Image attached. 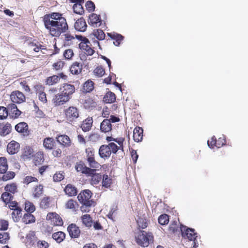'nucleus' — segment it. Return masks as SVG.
<instances>
[{"label": "nucleus", "mask_w": 248, "mask_h": 248, "mask_svg": "<svg viewBox=\"0 0 248 248\" xmlns=\"http://www.w3.org/2000/svg\"><path fill=\"white\" fill-rule=\"evenodd\" d=\"M15 130L19 133H21L24 136H29L30 134V130L29 126L25 122H20L15 125Z\"/></svg>", "instance_id": "obj_14"}, {"label": "nucleus", "mask_w": 248, "mask_h": 248, "mask_svg": "<svg viewBox=\"0 0 248 248\" xmlns=\"http://www.w3.org/2000/svg\"><path fill=\"white\" fill-rule=\"evenodd\" d=\"M44 154L43 151H38L34 154L32 157V161L35 166H39L44 162Z\"/></svg>", "instance_id": "obj_20"}, {"label": "nucleus", "mask_w": 248, "mask_h": 248, "mask_svg": "<svg viewBox=\"0 0 248 248\" xmlns=\"http://www.w3.org/2000/svg\"><path fill=\"white\" fill-rule=\"evenodd\" d=\"M180 230L182 237L185 239H188L189 241H193V248H197L198 245L195 242L197 236V233L195 232V230L193 229H190L183 225L180 227Z\"/></svg>", "instance_id": "obj_6"}, {"label": "nucleus", "mask_w": 248, "mask_h": 248, "mask_svg": "<svg viewBox=\"0 0 248 248\" xmlns=\"http://www.w3.org/2000/svg\"><path fill=\"white\" fill-rule=\"evenodd\" d=\"M169 231L170 233H175L179 231V227L177 222L174 221L171 223L169 228Z\"/></svg>", "instance_id": "obj_58"}, {"label": "nucleus", "mask_w": 248, "mask_h": 248, "mask_svg": "<svg viewBox=\"0 0 248 248\" xmlns=\"http://www.w3.org/2000/svg\"><path fill=\"white\" fill-rule=\"evenodd\" d=\"M33 89L34 90L36 94H38L45 92V87L41 83H37L34 85L33 87Z\"/></svg>", "instance_id": "obj_57"}, {"label": "nucleus", "mask_w": 248, "mask_h": 248, "mask_svg": "<svg viewBox=\"0 0 248 248\" xmlns=\"http://www.w3.org/2000/svg\"><path fill=\"white\" fill-rule=\"evenodd\" d=\"M93 123V118L89 117L83 121L81 125V128L84 132L89 131L91 129Z\"/></svg>", "instance_id": "obj_29"}, {"label": "nucleus", "mask_w": 248, "mask_h": 248, "mask_svg": "<svg viewBox=\"0 0 248 248\" xmlns=\"http://www.w3.org/2000/svg\"><path fill=\"white\" fill-rule=\"evenodd\" d=\"M43 22L49 34L53 37H59L69 29L66 18L60 13L53 12L45 15Z\"/></svg>", "instance_id": "obj_1"}, {"label": "nucleus", "mask_w": 248, "mask_h": 248, "mask_svg": "<svg viewBox=\"0 0 248 248\" xmlns=\"http://www.w3.org/2000/svg\"><path fill=\"white\" fill-rule=\"evenodd\" d=\"M112 183V180L107 175H104L102 178V186L106 188L110 187Z\"/></svg>", "instance_id": "obj_52"}, {"label": "nucleus", "mask_w": 248, "mask_h": 248, "mask_svg": "<svg viewBox=\"0 0 248 248\" xmlns=\"http://www.w3.org/2000/svg\"><path fill=\"white\" fill-rule=\"evenodd\" d=\"M82 3L79 2L73 5V9L74 13L80 15L84 13V10L82 5Z\"/></svg>", "instance_id": "obj_48"}, {"label": "nucleus", "mask_w": 248, "mask_h": 248, "mask_svg": "<svg viewBox=\"0 0 248 248\" xmlns=\"http://www.w3.org/2000/svg\"><path fill=\"white\" fill-rule=\"evenodd\" d=\"M8 115V110L4 107L0 106V120L6 119Z\"/></svg>", "instance_id": "obj_60"}, {"label": "nucleus", "mask_w": 248, "mask_h": 248, "mask_svg": "<svg viewBox=\"0 0 248 248\" xmlns=\"http://www.w3.org/2000/svg\"><path fill=\"white\" fill-rule=\"evenodd\" d=\"M158 221L162 225H166L169 223V216L166 214H162L158 217Z\"/></svg>", "instance_id": "obj_54"}, {"label": "nucleus", "mask_w": 248, "mask_h": 248, "mask_svg": "<svg viewBox=\"0 0 248 248\" xmlns=\"http://www.w3.org/2000/svg\"><path fill=\"white\" fill-rule=\"evenodd\" d=\"M33 155V149L30 146H26L24 149L21 157L24 159H27L32 158Z\"/></svg>", "instance_id": "obj_32"}, {"label": "nucleus", "mask_w": 248, "mask_h": 248, "mask_svg": "<svg viewBox=\"0 0 248 248\" xmlns=\"http://www.w3.org/2000/svg\"><path fill=\"white\" fill-rule=\"evenodd\" d=\"M118 149V145L114 142H109L108 145H101L99 149L98 154L100 157L104 159L108 158L111 153L116 154Z\"/></svg>", "instance_id": "obj_5"}, {"label": "nucleus", "mask_w": 248, "mask_h": 248, "mask_svg": "<svg viewBox=\"0 0 248 248\" xmlns=\"http://www.w3.org/2000/svg\"><path fill=\"white\" fill-rule=\"evenodd\" d=\"M22 210L20 207L16 209L12 212L11 214L12 218L15 222H18L20 220L22 217Z\"/></svg>", "instance_id": "obj_36"}, {"label": "nucleus", "mask_w": 248, "mask_h": 248, "mask_svg": "<svg viewBox=\"0 0 248 248\" xmlns=\"http://www.w3.org/2000/svg\"><path fill=\"white\" fill-rule=\"evenodd\" d=\"M36 221L35 217L32 213H26L22 218V221L25 224L34 223Z\"/></svg>", "instance_id": "obj_31"}, {"label": "nucleus", "mask_w": 248, "mask_h": 248, "mask_svg": "<svg viewBox=\"0 0 248 248\" xmlns=\"http://www.w3.org/2000/svg\"><path fill=\"white\" fill-rule=\"evenodd\" d=\"M94 88V83L88 80L86 81L83 85V90L86 92H90L93 90Z\"/></svg>", "instance_id": "obj_50"}, {"label": "nucleus", "mask_w": 248, "mask_h": 248, "mask_svg": "<svg viewBox=\"0 0 248 248\" xmlns=\"http://www.w3.org/2000/svg\"><path fill=\"white\" fill-rule=\"evenodd\" d=\"M94 74L99 77H102L105 74V70L101 66H98L94 70Z\"/></svg>", "instance_id": "obj_63"}, {"label": "nucleus", "mask_w": 248, "mask_h": 248, "mask_svg": "<svg viewBox=\"0 0 248 248\" xmlns=\"http://www.w3.org/2000/svg\"><path fill=\"white\" fill-rule=\"evenodd\" d=\"M75 40V37L69 34H64V43L67 45H71L73 40Z\"/></svg>", "instance_id": "obj_61"}, {"label": "nucleus", "mask_w": 248, "mask_h": 248, "mask_svg": "<svg viewBox=\"0 0 248 248\" xmlns=\"http://www.w3.org/2000/svg\"><path fill=\"white\" fill-rule=\"evenodd\" d=\"M46 219L50 220L51 224L55 226H62L63 223L62 217L55 212L48 213L46 216Z\"/></svg>", "instance_id": "obj_8"}, {"label": "nucleus", "mask_w": 248, "mask_h": 248, "mask_svg": "<svg viewBox=\"0 0 248 248\" xmlns=\"http://www.w3.org/2000/svg\"><path fill=\"white\" fill-rule=\"evenodd\" d=\"M4 189L6 192L14 194L17 192V186L15 183L7 184L5 186Z\"/></svg>", "instance_id": "obj_49"}, {"label": "nucleus", "mask_w": 248, "mask_h": 248, "mask_svg": "<svg viewBox=\"0 0 248 248\" xmlns=\"http://www.w3.org/2000/svg\"><path fill=\"white\" fill-rule=\"evenodd\" d=\"M63 57L67 60L71 59L74 56V52L72 49H66L63 52Z\"/></svg>", "instance_id": "obj_64"}, {"label": "nucleus", "mask_w": 248, "mask_h": 248, "mask_svg": "<svg viewBox=\"0 0 248 248\" xmlns=\"http://www.w3.org/2000/svg\"><path fill=\"white\" fill-rule=\"evenodd\" d=\"M12 126L10 123H0V136L4 137L10 134Z\"/></svg>", "instance_id": "obj_24"}, {"label": "nucleus", "mask_w": 248, "mask_h": 248, "mask_svg": "<svg viewBox=\"0 0 248 248\" xmlns=\"http://www.w3.org/2000/svg\"><path fill=\"white\" fill-rule=\"evenodd\" d=\"M64 64L65 63L64 62L59 60L53 64L52 68L55 71H59L63 68Z\"/></svg>", "instance_id": "obj_56"}, {"label": "nucleus", "mask_w": 248, "mask_h": 248, "mask_svg": "<svg viewBox=\"0 0 248 248\" xmlns=\"http://www.w3.org/2000/svg\"><path fill=\"white\" fill-rule=\"evenodd\" d=\"M82 64L77 62H75L72 63L70 71L73 75H78L82 72Z\"/></svg>", "instance_id": "obj_26"}, {"label": "nucleus", "mask_w": 248, "mask_h": 248, "mask_svg": "<svg viewBox=\"0 0 248 248\" xmlns=\"http://www.w3.org/2000/svg\"><path fill=\"white\" fill-rule=\"evenodd\" d=\"M89 166V168L95 169V170H98L100 168V164L95 160V157L87 161Z\"/></svg>", "instance_id": "obj_46"}, {"label": "nucleus", "mask_w": 248, "mask_h": 248, "mask_svg": "<svg viewBox=\"0 0 248 248\" xmlns=\"http://www.w3.org/2000/svg\"><path fill=\"white\" fill-rule=\"evenodd\" d=\"M10 238L9 234L8 232L0 233V243L1 244H5Z\"/></svg>", "instance_id": "obj_59"}, {"label": "nucleus", "mask_w": 248, "mask_h": 248, "mask_svg": "<svg viewBox=\"0 0 248 248\" xmlns=\"http://www.w3.org/2000/svg\"><path fill=\"white\" fill-rule=\"evenodd\" d=\"M74 27L77 31L84 32L86 30L87 25L85 19L81 17L76 21Z\"/></svg>", "instance_id": "obj_22"}, {"label": "nucleus", "mask_w": 248, "mask_h": 248, "mask_svg": "<svg viewBox=\"0 0 248 248\" xmlns=\"http://www.w3.org/2000/svg\"><path fill=\"white\" fill-rule=\"evenodd\" d=\"M43 186L41 185H39L35 186L33 190L32 195L33 197L38 198L41 197L43 193Z\"/></svg>", "instance_id": "obj_42"}, {"label": "nucleus", "mask_w": 248, "mask_h": 248, "mask_svg": "<svg viewBox=\"0 0 248 248\" xmlns=\"http://www.w3.org/2000/svg\"><path fill=\"white\" fill-rule=\"evenodd\" d=\"M64 191L65 193L69 197L75 196L77 195V188L73 185L69 184L65 186Z\"/></svg>", "instance_id": "obj_27"}, {"label": "nucleus", "mask_w": 248, "mask_h": 248, "mask_svg": "<svg viewBox=\"0 0 248 248\" xmlns=\"http://www.w3.org/2000/svg\"><path fill=\"white\" fill-rule=\"evenodd\" d=\"M116 100V95L114 93L108 92L106 93L103 101L106 103H112Z\"/></svg>", "instance_id": "obj_38"}, {"label": "nucleus", "mask_w": 248, "mask_h": 248, "mask_svg": "<svg viewBox=\"0 0 248 248\" xmlns=\"http://www.w3.org/2000/svg\"><path fill=\"white\" fill-rule=\"evenodd\" d=\"M93 172L92 174H88L87 177H90V183L92 185H97L102 180V175L100 173H96L95 169H92Z\"/></svg>", "instance_id": "obj_17"}, {"label": "nucleus", "mask_w": 248, "mask_h": 248, "mask_svg": "<svg viewBox=\"0 0 248 248\" xmlns=\"http://www.w3.org/2000/svg\"><path fill=\"white\" fill-rule=\"evenodd\" d=\"M83 105L86 109H92L96 107V103L94 99L89 97L85 100Z\"/></svg>", "instance_id": "obj_41"}, {"label": "nucleus", "mask_w": 248, "mask_h": 248, "mask_svg": "<svg viewBox=\"0 0 248 248\" xmlns=\"http://www.w3.org/2000/svg\"><path fill=\"white\" fill-rule=\"evenodd\" d=\"M49 244L45 240H40L38 239L35 243L34 248H48Z\"/></svg>", "instance_id": "obj_53"}, {"label": "nucleus", "mask_w": 248, "mask_h": 248, "mask_svg": "<svg viewBox=\"0 0 248 248\" xmlns=\"http://www.w3.org/2000/svg\"><path fill=\"white\" fill-rule=\"evenodd\" d=\"M37 240L38 238L36 236L35 232L30 231L26 236L25 243L27 246L33 247Z\"/></svg>", "instance_id": "obj_15"}, {"label": "nucleus", "mask_w": 248, "mask_h": 248, "mask_svg": "<svg viewBox=\"0 0 248 248\" xmlns=\"http://www.w3.org/2000/svg\"><path fill=\"white\" fill-rule=\"evenodd\" d=\"M56 139L58 142L64 147H69L71 145V140L69 137L66 135H59Z\"/></svg>", "instance_id": "obj_16"}, {"label": "nucleus", "mask_w": 248, "mask_h": 248, "mask_svg": "<svg viewBox=\"0 0 248 248\" xmlns=\"http://www.w3.org/2000/svg\"><path fill=\"white\" fill-rule=\"evenodd\" d=\"M137 231H143L146 229L149 224V221L144 217H140L137 219Z\"/></svg>", "instance_id": "obj_23"}, {"label": "nucleus", "mask_w": 248, "mask_h": 248, "mask_svg": "<svg viewBox=\"0 0 248 248\" xmlns=\"http://www.w3.org/2000/svg\"><path fill=\"white\" fill-rule=\"evenodd\" d=\"M106 140L108 141H114L118 143L119 146H118V149L121 150L124 152V142L125 140V139L124 138H113L111 136H108L106 138Z\"/></svg>", "instance_id": "obj_28"}, {"label": "nucleus", "mask_w": 248, "mask_h": 248, "mask_svg": "<svg viewBox=\"0 0 248 248\" xmlns=\"http://www.w3.org/2000/svg\"><path fill=\"white\" fill-rule=\"evenodd\" d=\"M107 35L113 40V44L116 46H119L124 38L123 35L115 32H108Z\"/></svg>", "instance_id": "obj_18"}, {"label": "nucleus", "mask_w": 248, "mask_h": 248, "mask_svg": "<svg viewBox=\"0 0 248 248\" xmlns=\"http://www.w3.org/2000/svg\"><path fill=\"white\" fill-rule=\"evenodd\" d=\"M3 175L0 180L3 181H7L10 180H11L13 179L16 173L14 171H6V172H4L2 173Z\"/></svg>", "instance_id": "obj_45"}, {"label": "nucleus", "mask_w": 248, "mask_h": 248, "mask_svg": "<svg viewBox=\"0 0 248 248\" xmlns=\"http://www.w3.org/2000/svg\"><path fill=\"white\" fill-rule=\"evenodd\" d=\"M70 100L62 93H57L53 97L52 102L55 106H62Z\"/></svg>", "instance_id": "obj_11"}, {"label": "nucleus", "mask_w": 248, "mask_h": 248, "mask_svg": "<svg viewBox=\"0 0 248 248\" xmlns=\"http://www.w3.org/2000/svg\"><path fill=\"white\" fill-rule=\"evenodd\" d=\"M88 22L93 26L97 27L101 24L102 20L100 16L95 14H92L89 17Z\"/></svg>", "instance_id": "obj_21"}, {"label": "nucleus", "mask_w": 248, "mask_h": 248, "mask_svg": "<svg viewBox=\"0 0 248 248\" xmlns=\"http://www.w3.org/2000/svg\"><path fill=\"white\" fill-rule=\"evenodd\" d=\"M10 99L13 103L20 104L25 101L26 97L22 92L15 91L12 92Z\"/></svg>", "instance_id": "obj_12"}, {"label": "nucleus", "mask_w": 248, "mask_h": 248, "mask_svg": "<svg viewBox=\"0 0 248 248\" xmlns=\"http://www.w3.org/2000/svg\"><path fill=\"white\" fill-rule=\"evenodd\" d=\"M24 209L27 213H33L35 210V207L32 202L26 201L25 203Z\"/></svg>", "instance_id": "obj_55"}, {"label": "nucleus", "mask_w": 248, "mask_h": 248, "mask_svg": "<svg viewBox=\"0 0 248 248\" xmlns=\"http://www.w3.org/2000/svg\"><path fill=\"white\" fill-rule=\"evenodd\" d=\"M77 38L81 40L79 44V47L81 51L79 56L82 60H86L87 56L93 55L95 51L93 47H91V44L89 40L82 36H76Z\"/></svg>", "instance_id": "obj_4"}, {"label": "nucleus", "mask_w": 248, "mask_h": 248, "mask_svg": "<svg viewBox=\"0 0 248 248\" xmlns=\"http://www.w3.org/2000/svg\"><path fill=\"white\" fill-rule=\"evenodd\" d=\"M51 198L45 197L41 199L40 202V207L43 209H47L50 207Z\"/></svg>", "instance_id": "obj_37"}, {"label": "nucleus", "mask_w": 248, "mask_h": 248, "mask_svg": "<svg viewBox=\"0 0 248 248\" xmlns=\"http://www.w3.org/2000/svg\"><path fill=\"white\" fill-rule=\"evenodd\" d=\"M65 118L67 121L72 122L79 117V110L75 107H69L64 110Z\"/></svg>", "instance_id": "obj_7"}, {"label": "nucleus", "mask_w": 248, "mask_h": 248, "mask_svg": "<svg viewBox=\"0 0 248 248\" xmlns=\"http://www.w3.org/2000/svg\"><path fill=\"white\" fill-rule=\"evenodd\" d=\"M62 93L70 100L72 94L75 92V87L74 85L68 83H63L60 88Z\"/></svg>", "instance_id": "obj_10"}, {"label": "nucleus", "mask_w": 248, "mask_h": 248, "mask_svg": "<svg viewBox=\"0 0 248 248\" xmlns=\"http://www.w3.org/2000/svg\"><path fill=\"white\" fill-rule=\"evenodd\" d=\"M55 141L52 138H46L43 140V145L44 147L48 150L53 149Z\"/></svg>", "instance_id": "obj_39"}, {"label": "nucleus", "mask_w": 248, "mask_h": 248, "mask_svg": "<svg viewBox=\"0 0 248 248\" xmlns=\"http://www.w3.org/2000/svg\"><path fill=\"white\" fill-rule=\"evenodd\" d=\"M133 140L136 142L141 141L143 139V129L139 126L136 127L133 131Z\"/></svg>", "instance_id": "obj_25"}, {"label": "nucleus", "mask_w": 248, "mask_h": 248, "mask_svg": "<svg viewBox=\"0 0 248 248\" xmlns=\"http://www.w3.org/2000/svg\"><path fill=\"white\" fill-rule=\"evenodd\" d=\"M59 81V76L53 75L46 78L45 83L46 85L51 86L58 83Z\"/></svg>", "instance_id": "obj_40"}, {"label": "nucleus", "mask_w": 248, "mask_h": 248, "mask_svg": "<svg viewBox=\"0 0 248 248\" xmlns=\"http://www.w3.org/2000/svg\"><path fill=\"white\" fill-rule=\"evenodd\" d=\"M67 232L72 238H78L80 234V230L76 224L71 223L67 227Z\"/></svg>", "instance_id": "obj_13"}, {"label": "nucleus", "mask_w": 248, "mask_h": 248, "mask_svg": "<svg viewBox=\"0 0 248 248\" xmlns=\"http://www.w3.org/2000/svg\"><path fill=\"white\" fill-rule=\"evenodd\" d=\"M78 204L77 202L73 199H69L65 203V206L66 209L71 210L72 212H76L78 208Z\"/></svg>", "instance_id": "obj_34"}, {"label": "nucleus", "mask_w": 248, "mask_h": 248, "mask_svg": "<svg viewBox=\"0 0 248 248\" xmlns=\"http://www.w3.org/2000/svg\"><path fill=\"white\" fill-rule=\"evenodd\" d=\"M13 199V196L12 194L6 191L3 192L1 196V199L6 204H7L10 201H12Z\"/></svg>", "instance_id": "obj_47"}, {"label": "nucleus", "mask_w": 248, "mask_h": 248, "mask_svg": "<svg viewBox=\"0 0 248 248\" xmlns=\"http://www.w3.org/2000/svg\"><path fill=\"white\" fill-rule=\"evenodd\" d=\"M38 181L37 178L35 177L27 176L25 177L23 182L24 184L28 185L31 182H37Z\"/></svg>", "instance_id": "obj_62"}, {"label": "nucleus", "mask_w": 248, "mask_h": 248, "mask_svg": "<svg viewBox=\"0 0 248 248\" xmlns=\"http://www.w3.org/2000/svg\"><path fill=\"white\" fill-rule=\"evenodd\" d=\"M93 34L99 40H103L105 38V34L103 31L101 29L94 30Z\"/></svg>", "instance_id": "obj_51"}, {"label": "nucleus", "mask_w": 248, "mask_h": 248, "mask_svg": "<svg viewBox=\"0 0 248 248\" xmlns=\"http://www.w3.org/2000/svg\"><path fill=\"white\" fill-rule=\"evenodd\" d=\"M112 130L111 124L108 119H104L100 124V130L104 133L110 132Z\"/></svg>", "instance_id": "obj_30"}, {"label": "nucleus", "mask_w": 248, "mask_h": 248, "mask_svg": "<svg viewBox=\"0 0 248 248\" xmlns=\"http://www.w3.org/2000/svg\"><path fill=\"white\" fill-rule=\"evenodd\" d=\"M134 237L136 243L141 247H147L154 241L153 234L150 232L145 231H137L134 232Z\"/></svg>", "instance_id": "obj_3"}, {"label": "nucleus", "mask_w": 248, "mask_h": 248, "mask_svg": "<svg viewBox=\"0 0 248 248\" xmlns=\"http://www.w3.org/2000/svg\"><path fill=\"white\" fill-rule=\"evenodd\" d=\"M19 148V144L15 140H12L8 144L7 151L9 154L14 155L18 152Z\"/></svg>", "instance_id": "obj_19"}, {"label": "nucleus", "mask_w": 248, "mask_h": 248, "mask_svg": "<svg viewBox=\"0 0 248 248\" xmlns=\"http://www.w3.org/2000/svg\"><path fill=\"white\" fill-rule=\"evenodd\" d=\"M65 236V233L64 232L59 231L53 233L52 235V238L57 243H60L64 240Z\"/></svg>", "instance_id": "obj_33"}, {"label": "nucleus", "mask_w": 248, "mask_h": 248, "mask_svg": "<svg viewBox=\"0 0 248 248\" xmlns=\"http://www.w3.org/2000/svg\"><path fill=\"white\" fill-rule=\"evenodd\" d=\"M8 168L7 159L4 157H0V173L7 171Z\"/></svg>", "instance_id": "obj_43"}, {"label": "nucleus", "mask_w": 248, "mask_h": 248, "mask_svg": "<svg viewBox=\"0 0 248 248\" xmlns=\"http://www.w3.org/2000/svg\"><path fill=\"white\" fill-rule=\"evenodd\" d=\"M75 168L78 172L85 174L86 176L93 172L92 169L87 167L85 163L81 160L76 163Z\"/></svg>", "instance_id": "obj_9"}, {"label": "nucleus", "mask_w": 248, "mask_h": 248, "mask_svg": "<svg viewBox=\"0 0 248 248\" xmlns=\"http://www.w3.org/2000/svg\"><path fill=\"white\" fill-rule=\"evenodd\" d=\"M85 152L87 161L95 157V151L93 147H89L86 148Z\"/></svg>", "instance_id": "obj_44"}, {"label": "nucleus", "mask_w": 248, "mask_h": 248, "mask_svg": "<svg viewBox=\"0 0 248 248\" xmlns=\"http://www.w3.org/2000/svg\"><path fill=\"white\" fill-rule=\"evenodd\" d=\"M83 224L86 227L90 228L93 226V219L89 214H85L81 217Z\"/></svg>", "instance_id": "obj_35"}, {"label": "nucleus", "mask_w": 248, "mask_h": 248, "mask_svg": "<svg viewBox=\"0 0 248 248\" xmlns=\"http://www.w3.org/2000/svg\"><path fill=\"white\" fill-rule=\"evenodd\" d=\"M93 193L89 189L81 191L78 196V199L82 204L80 210L82 213H88L90 211L92 206H94L95 202L91 199Z\"/></svg>", "instance_id": "obj_2"}]
</instances>
